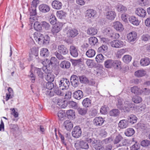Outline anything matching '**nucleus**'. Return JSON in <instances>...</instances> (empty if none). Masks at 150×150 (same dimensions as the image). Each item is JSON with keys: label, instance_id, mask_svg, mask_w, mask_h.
<instances>
[{"label": "nucleus", "instance_id": "f257e3e1", "mask_svg": "<svg viewBox=\"0 0 150 150\" xmlns=\"http://www.w3.org/2000/svg\"><path fill=\"white\" fill-rule=\"evenodd\" d=\"M58 51H56L53 53V54L55 55L58 59L59 60H63L65 59L62 54L65 55L67 54L69 52L68 50L67 47L63 45H59L57 47Z\"/></svg>", "mask_w": 150, "mask_h": 150}, {"label": "nucleus", "instance_id": "f03ea898", "mask_svg": "<svg viewBox=\"0 0 150 150\" xmlns=\"http://www.w3.org/2000/svg\"><path fill=\"white\" fill-rule=\"evenodd\" d=\"M35 40L40 45L48 43L49 42V37L47 35H44L40 33H35L33 35Z\"/></svg>", "mask_w": 150, "mask_h": 150}, {"label": "nucleus", "instance_id": "7ed1b4c3", "mask_svg": "<svg viewBox=\"0 0 150 150\" xmlns=\"http://www.w3.org/2000/svg\"><path fill=\"white\" fill-rule=\"evenodd\" d=\"M121 62L120 61L108 59L105 62L104 65L107 68H111L112 67L120 68L121 67Z\"/></svg>", "mask_w": 150, "mask_h": 150}, {"label": "nucleus", "instance_id": "20e7f679", "mask_svg": "<svg viewBox=\"0 0 150 150\" xmlns=\"http://www.w3.org/2000/svg\"><path fill=\"white\" fill-rule=\"evenodd\" d=\"M70 82L69 80L66 78L62 79L59 84V87L62 90H67L69 88Z\"/></svg>", "mask_w": 150, "mask_h": 150}, {"label": "nucleus", "instance_id": "39448f33", "mask_svg": "<svg viewBox=\"0 0 150 150\" xmlns=\"http://www.w3.org/2000/svg\"><path fill=\"white\" fill-rule=\"evenodd\" d=\"M62 23H57L53 26L51 31L53 35L55 36L62 29Z\"/></svg>", "mask_w": 150, "mask_h": 150}, {"label": "nucleus", "instance_id": "423d86ee", "mask_svg": "<svg viewBox=\"0 0 150 150\" xmlns=\"http://www.w3.org/2000/svg\"><path fill=\"white\" fill-rule=\"evenodd\" d=\"M82 131L81 128L79 126H76L73 129L72 132V136L76 138L79 137L81 135Z\"/></svg>", "mask_w": 150, "mask_h": 150}, {"label": "nucleus", "instance_id": "0eeeda50", "mask_svg": "<svg viewBox=\"0 0 150 150\" xmlns=\"http://www.w3.org/2000/svg\"><path fill=\"white\" fill-rule=\"evenodd\" d=\"M134 104L129 101H126L124 102V104L122 106V109L124 112H128L130 111V109L134 107Z\"/></svg>", "mask_w": 150, "mask_h": 150}, {"label": "nucleus", "instance_id": "6e6552de", "mask_svg": "<svg viewBox=\"0 0 150 150\" xmlns=\"http://www.w3.org/2000/svg\"><path fill=\"white\" fill-rule=\"evenodd\" d=\"M78 31L75 29H69L67 32V36L69 38H74L78 34Z\"/></svg>", "mask_w": 150, "mask_h": 150}, {"label": "nucleus", "instance_id": "1a4fd4ad", "mask_svg": "<svg viewBox=\"0 0 150 150\" xmlns=\"http://www.w3.org/2000/svg\"><path fill=\"white\" fill-rule=\"evenodd\" d=\"M69 52L71 55L74 57H77L79 54V50L75 46L71 45L69 47Z\"/></svg>", "mask_w": 150, "mask_h": 150}, {"label": "nucleus", "instance_id": "9d476101", "mask_svg": "<svg viewBox=\"0 0 150 150\" xmlns=\"http://www.w3.org/2000/svg\"><path fill=\"white\" fill-rule=\"evenodd\" d=\"M110 45L112 47L118 48L122 47L124 45V42L119 40H114L111 42Z\"/></svg>", "mask_w": 150, "mask_h": 150}, {"label": "nucleus", "instance_id": "9b49d317", "mask_svg": "<svg viewBox=\"0 0 150 150\" xmlns=\"http://www.w3.org/2000/svg\"><path fill=\"white\" fill-rule=\"evenodd\" d=\"M70 81L72 86L76 87L79 84V80L78 77L76 75H73L71 76Z\"/></svg>", "mask_w": 150, "mask_h": 150}, {"label": "nucleus", "instance_id": "f8f14e48", "mask_svg": "<svg viewBox=\"0 0 150 150\" xmlns=\"http://www.w3.org/2000/svg\"><path fill=\"white\" fill-rule=\"evenodd\" d=\"M137 37V33L134 31L130 32L127 35V39L130 42L134 41L136 40Z\"/></svg>", "mask_w": 150, "mask_h": 150}, {"label": "nucleus", "instance_id": "ddd939ff", "mask_svg": "<svg viewBox=\"0 0 150 150\" xmlns=\"http://www.w3.org/2000/svg\"><path fill=\"white\" fill-rule=\"evenodd\" d=\"M39 8L40 11L42 12L46 13L49 12L50 10V6L45 4H42L39 5Z\"/></svg>", "mask_w": 150, "mask_h": 150}, {"label": "nucleus", "instance_id": "4468645a", "mask_svg": "<svg viewBox=\"0 0 150 150\" xmlns=\"http://www.w3.org/2000/svg\"><path fill=\"white\" fill-rule=\"evenodd\" d=\"M116 13L114 11L109 10L106 13V18L109 20H113L116 16Z\"/></svg>", "mask_w": 150, "mask_h": 150}, {"label": "nucleus", "instance_id": "2eb2a0df", "mask_svg": "<svg viewBox=\"0 0 150 150\" xmlns=\"http://www.w3.org/2000/svg\"><path fill=\"white\" fill-rule=\"evenodd\" d=\"M104 120L100 117H95L93 120L94 124L97 126L101 125L104 123Z\"/></svg>", "mask_w": 150, "mask_h": 150}, {"label": "nucleus", "instance_id": "dca6fc26", "mask_svg": "<svg viewBox=\"0 0 150 150\" xmlns=\"http://www.w3.org/2000/svg\"><path fill=\"white\" fill-rule=\"evenodd\" d=\"M96 14V12L94 10L90 9L86 11V17L88 18H93Z\"/></svg>", "mask_w": 150, "mask_h": 150}, {"label": "nucleus", "instance_id": "f3484780", "mask_svg": "<svg viewBox=\"0 0 150 150\" xmlns=\"http://www.w3.org/2000/svg\"><path fill=\"white\" fill-rule=\"evenodd\" d=\"M113 26L114 28L117 31L121 32L124 28L122 23L119 21H116L114 23Z\"/></svg>", "mask_w": 150, "mask_h": 150}, {"label": "nucleus", "instance_id": "a211bd4d", "mask_svg": "<svg viewBox=\"0 0 150 150\" xmlns=\"http://www.w3.org/2000/svg\"><path fill=\"white\" fill-rule=\"evenodd\" d=\"M52 5L53 8L59 10L61 8L62 6V3L58 0H54L52 3Z\"/></svg>", "mask_w": 150, "mask_h": 150}, {"label": "nucleus", "instance_id": "6ab92c4d", "mask_svg": "<svg viewBox=\"0 0 150 150\" xmlns=\"http://www.w3.org/2000/svg\"><path fill=\"white\" fill-rule=\"evenodd\" d=\"M66 114L68 118L71 120L74 119L76 117V114L75 111L71 109L67 111Z\"/></svg>", "mask_w": 150, "mask_h": 150}, {"label": "nucleus", "instance_id": "aec40b11", "mask_svg": "<svg viewBox=\"0 0 150 150\" xmlns=\"http://www.w3.org/2000/svg\"><path fill=\"white\" fill-rule=\"evenodd\" d=\"M135 13L138 16L143 17H144L146 14V11L141 8H137L135 11Z\"/></svg>", "mask_w": 150, "mask_h": 150}, {"label": "nucleus", "instance_id": "412c9836", "mask_svg": "<svg viewBox=\"0 0 150 150\" xmlns=\"http://www.w3.org/2000/svg\"><path fill=\"white\" fill-rule=\"evenodd\" d=\"M44 71L46 73H48L47 75L45 77L46 80L48 81H53L54 79V75L53 74L48 72L47 69H45Z\"/></svg>", "mask_w": 150, "mask_h": 150}, {"label": "nucleus", "instance_id": "4be33fe9", "mask_svg": "<svg viewBox=\"0 0 150 150\" xmlns=\"http://www.w3.org/2000/svg\"><path fill=\"white\" fill-rule=\"evenodd\" d=\"M73 95L74 98L77 100H80L83 97V95L82 91L79 90L74 92Z\"/></svg>", "mask_w": 150, "mask_h": 150}, {"label": "nucleus", "instance_id": "5701e85b", "mask_svg": "<svg viewBox=\"0 0 150 150\" xmlns=\"http://www.w3.org/2000/svg\"><path fill=\"white\" fill-rule=\"evenodd\" d=\"M64 126L68 131H70L73 127L72 123L69 120H67L64 121Z\"/></svg>", "mask_w": 150, "mask_h": 150}, {"label": "nucleus", "instance_id": "b1692460", "mask_svg": "<svg viewBox=\"0 0 150 150\" xmlns=\"http://www.w3.org/2000/svg\"><path fill=\"white\" fill-rule=\"evenodd\" d=\"M140 64L142 66H148L150 64V59L147 57L143 58L141 59Z\"/></svg>", "mask_w": 150, "mask_h": 150}, {"label": "nucleus", "instance_id": "393cba45", "mask_svg": "<svg viewBox=\"0 0 150 150\" xmlns=\"http://www.w3.org/2000/svg\"><path fill=\"white\" fill-rule=\"evenodd\" d=\"M129 20L130 23L134 25H138L140 22L138 19L134 16H132L129 18Z\"/></svg>", "mask_w": 150, "mask_h": 150}, {"label": "nucleus", "instance_id": "a878e982", "mask_svg": "<svg viewBox=\"0 0 150 150\" xmlns=\"http://www.w3.org/2000/svg\"><path fill=\"white\" fill-rule=\"evenodd\" d=\"M97 30L95 27H89L87 30V33L90 35H93L97 33Z\"/></svg>", "mask_w": 150, "mask_h": 150}, {"label": "nucleus", "instance_id": "bb28decb", "mask_svg": "<svg viewBox=\"0 0 150 150\" xmlns=\"http://www.w3.org/2000/svg\"><path fill=\"white\" fill-rule=\"evenodd\" d=\"M60 66L61 68L63 69H68L70 68L71 64L69 61L64 60L61 62Z\"/></svg>", "mask_w": 150, "mask_h": 150}, {"label": "nucleus", "instance_id": "cd10ccee", "mask_svg": "<svg viewBox=\"0 0 150 150\" xmlns=\"http://www.w3.org/2000/svg\"><path fill=\"white\" fill-rule=\"evenodd\" d=\"M128 126L127 120H120L118 123V126L122 129L125 128Z\"/></svg>", "mask_w": 150, "mask_h": 150}, {"label": "nucleus", "instance_id": "c85d7f7f", "mask_svg": "<svg viewBox=\"0 0 150 150\" xmlns=\"http://www.w3.org/2000/svg\"><path fill=\"white\" fill-rule=\"evenodd\" d=\"M146 74V71L143 69H140L136 71L134 73V75L137 77H140L145 76Z\"/></svg>", "mask_w": 150, "mask_h": 150}, {"label": "nucleus", "instance_id": "c756f323", "mask_svg": "<svg viewBox=\"0 0 150 150\" xmlns=\"http://www.w3.org/2000/svg\"><path fill=\"white\" fill-rule=\"evenodd\" d=\"M40 55L42 57H44L48 56L49 55L48 50L45 48H42L40 51Z\"/></svg>", "mask_w": 150, "mask_h": 150}, {"label": "nucleus", "instance_id": "7c9ffc66", "mask_svg": "<svg viewBox=\"0 0 150 150\" xmlns=\"http://www.w3.org/2000/svg\"><path fill=\"white\" fill-rule=\"evenodd\" d=\"M127 119L129 122L133 124L137 122V118L134 115L132 114L128 116Z\"/></svg>", "mask_w": 150, "mask_h": 150}, {"label": "nucleus", "instance_id": "2f4dec72", "mask_svg": "<svg viewBox=\"0 0 150 150\" xmlns=\"http://www.w3.org/2000/svg\"><path fill=\"white\" fill-rule=\"evenodd\" d=\"M117 10L118 12L121 13H125L127 11V8L121 4L118 5Z\"/></svg>", "mask_w": 150, "mask_h": 150}, {"label": "nucleus", "instance_id": "473e14b6", "mask_svg": "<svg viewBox=\"0 0 150 150\" xmlns=\"http://www.w3.org/2000/svg\"><path fill=\"white\" fill-rule=\"evenodd\" d=\"M135 131L133 128H129L126 129L125 133L126 136L130 137L133 135Z\"/></svg>", "mask_w": 150, "mask_h": 150}, {"label": "nucleus", "instance_id": "72a5a7b5", "mask_svg": "<svg viewBox=\"0 0 150 150\" xmlns=\"http://www.w3.org/2000/svg\"><path fill=\"white\" fill-rule=\"evenodd\" d=\"M77 110L79 114L82 115H84L87 113L88 109L86 108L79 107L77 108Z\"/></svg>", "mask_w": 150, "mask_h": 150}, {"label": "nucleus", "instance_id": "f704fd0d", "mask_svg": "<svg viewBox=\"0 0 150 150\" xmlns=\"http://www.w3.org/2000/svg\"><path fill=\"white\" fill-rule=\"evenodd\" d=\"M56 14L58 17L60 19H63L66 17V13L62 10H59L57 11Z\"/></svg>", "mask_w": 150, "mask_h": 150}, {"label": "nucleus", "instance_id": "c9c22d12", "mask_svg": "<svg viewBox=\"0 0 150 150\" xmlns=\"http://www.w3.org/2000/svg\"><path fill=\"white\" fill-rule=\"evenodd\" d=\"M95 51L94 50L89 49L86 52V55L88 57L91 58L95 56Z\"/></svg>", "mask_w": 150, "mask_h": 150}, {"label": "nucleus", "instance_id": "e433bc0d", "mask_svg": "<svg viewBox=\"0 0 150 150\" xmlns=\"http://www.w3.org/2000/svg\"><path fill=\"white\" fill-rule=\"evenodd\" d=\"M120 113V112L117 109H113L110 110L109 113V114L110 116L117 117L119 115Z\"/></svg>", "mask_w": 150, "mask_h": 150}, {"label": "nucleus", "instance_id": "4c0bfd02", "mask_svg": "<svg viewBox=\"0 0 150 150\" xmlns=\"http://www.w3.org/2000/svg\"><path fill=\"white\" fill-rule=\"evenodd\" d=\"M91 100L88 98L84 99L82 102L83 105L86 108L89 107L91 105Z\"/></svg>", "mask_w": 150, "mask_h": 150}, {"label": "nucleus", "instance_id": "58836bf2", "mask_svg": "<svg viewBox=\"0 0 150 150\" xmlns=\"http://www.w3.org/2000/svg\"><path fill=\"white\" fill-rule=\"evenodd\" d=\"M98 39L95 37H91L88 39L89 43L92 45H95L98 42Z\"/></svg>", "mask_w": 150, "mask_h": 150}, {"label": "nucleus", "instance_id": "ea45409f", "mask_svg": "<svg viewBox=\"0 0 150 150\" xmlns=\"http://www.w3.org/2000/svg\"><path fill=\"white\" fill-rule=\"evenodd\" d=\"M132 59V57L129 55H125L122 58L123 61L127 64L129 63L131 61Z\"/></svg>", "mask_w": 150, "mask_h": 150}, {"label": "nucleus", "instance_id": "a19ab883", "mask_svg": "<svg viewBox=\"0 0 150 150\" xmlns=\"http://www.w3.org/2000/svg\"><path fill=\"white\" fill-rule=\"evenodd\" d=\"M79 145L82 149H86L89 147L88 143L83 141H81L79 143Z\"/></svg>", "mask_w": 150, "mask_h": 150}, {"label": "nucleus", "instance_id": "79ce46f5", "mask_svg": "<svg viewBox=\"0 0 150 150\" xmlns=\"http://www.w3.org/2000/svg\"><path fill=\"white\" fill-rule=\"evenodd\" d=\"M61 89H59L58 87H54V93L57 95L63 96L64 95V93Z\"/></svg>", "mask_w": 150, "mask_h": 150}, {"label": "nucleus", "instance_id": "37998d69", "mask_svg": "<svg viewBox=\"0 0 150 150\" xmlns=\"http://www.w3.org/2000/svg\"><path fill=\"white\" fill-rule=\"evenodd\" d=\"M42 26L41 24L38 22H35L34 24V29L37 31H40L42 30Z\"/></svg>", "mask_w": 150, "mask_h": 150}, {"label": "nucleus", "instance_id": "c03bdc74", "mask_svg": "<svg viewBox=\"0 0 150 150\" xmlns=\"http://www.w3.org/2000/svg\"><path fill=\"white\" fill-rule=\"evenodd\" d=\"M132 100L134 103H138L141 102L142 99L140 97L136 96L132 98Z\"/></svg>", "mask_w": 150, "mask_h": 150}, {"label": "nucleus", "instance_id": "a18cd8bd", "mask_svg": "<svg viewBox=\"0 0 150 150\" xmlns=\"http://www.w3.org/2000/svg\"><path fill=\"white\" fill-rule=\"evenodd\" d=\"M109 110L108 107L105 105L102 106L100 109V112L102 114H106Z\"/></svg>", "mask_w": 150, "mask_h": 150}, {"label": "nucleus", "instance_id": "49530a36", "mask_svg": "<svg viewBox=\"0 0 150 150\" xmlns=\"http://www.w3.org/2000/svg\"><path fill=\"white\" fill-rule=\"evenodd\" d=\"M104 57L101 54H98L96 58V61L97 62H102L104 59Z\"/></svg>", "mask_w": 150, "mask_h": 150}, {"label": "nucleus", "instance_id": "de8ad7c7", "mask_svg": "<svg viewBox=\"0 0 150 150\" xmlns=\"http://www.w3.org/2000/svg\"><path fill=\"white\" fill-rule=\"evenodd\" d=\"M125 50L124 49H122L118 50L116 54V57L117 58H120L122 56L125 52Z\"/></svg>", "mask_w": 150, "mask_h": 150}, {"label": "nucleus", "instance_id": "09e8293b", "mask_svg": "<svg viewBox=\"0 0 150 150\" xmlns=\"http://www.w3.org/2000/svg\"><path fill=\"white\" fill-rule=\"evenodd\" d=\"M132 92L135 94H138L140 93V89L136 86H134L131 88Z\"/></svg>", "mask_w": 150, "mask_h": 150}, {"label": "nucleus", "instance_id": "8fccbe9b", "mask_svg": "<svg viewBox=\"0 0 150 150\" xmlns=\"http://www.w3.org/2000/svg\"><path fill=\"white\" fill-rule=\"evenodd\" d=\"M41 25L42 27L46 30H49L50 28V25L48 23L45 21H43L42 22Z\"/></svg>", "mask_w": 150, "mask_h": 150}, {"label": "nucleus", "instance_id": "3c124183", "mask_svg": "<svg viewBox=\"0 0 150 150\" xmlns=\"http://www.w3.org/2000/svg\"><path fill=\"white\" fill-rule=\"evenodd\" d=\"M69 106L71 108L76 109L78 108V105L76 103L73 101H70L68 103Z\"/></svg>", "mask_w": 150, "mask_h": 150}, {"label": "nucleus", "instance_id": "603ef678", "mask_svg": "<svg viewBox=\"0 0 150 150\" xmlns=\"http://www.w3.org/2000/svg\"><path fill=\"white\" fill-rule=\"evenodd\" d=\"M98 112L97 110L93 109L91 110L89 112L90 116L92 117L96 116Z\"/></svg>", "mask_w": 150, "mask_h": 150}, {"label": "nucleus", "instance_id": "864d4df0", "mask_svg": "<svg viewBox=\"0 0 150 150\" xmlns=\"http://www.w3.org/2000/svg\"><path fill=\"white\" fill-rule=\"evenodd\" d=\"M86 64L87 66L90 68L93 67L95 65V64L93 62V61L91 59H88L86 61Z\"/></svg>", "mask_w": 150, "mask_h": 150}, {"label": "nucleus", "instance_id": "5fc2aeb1", "mask_svg": "<svg viewBox=\"0 0 150 150\" xmlns=\"http://www.w3.org/2000/svg\"><path fill=\"white\" fill-rule=\"evenodd\" d=\"M141 40L144 41H147L150 40V35L148 34H144L142 35Z\"/></svg>", "mask_w": 150, "mask_h": 150}, {"label": "nucleus", "instance_id": "6e6d98bb", "mask_svg": "<svg viewBox=\"0 0 150 150\" xmlns=\"http://www.w3.org/2000/svg\"><path fill=\"white\" fill-rule=\"evenodd\" d=\"M50 23L52 24H55L56 22V18L54 15L52 14L50 16Z\"/></svg>", "mask_w": 150, "mask_h": 150}, {"label": "nucleus", "instance_id": "4d7b16f0", "mask_svg": "<svg viewBox=\"0 0 150 150\" xmlns=\"http://www.w3.org/2000/svg\"><path fill=\"white\" fill-rule=\"evenodd\" d=\"M129 18V15L126 13H123L121 16L122 20L125 23L127 22V19Z\"/></svg>", "mask_w": 150, "mask_h": 150}, {"label": "nucleus", "instance_id": "13d9d810", "mask_svg": "<svg viewBox=\"0 0 150 150\" xmlns=\"http://www.w3.org/2000/svg\"><path fill=\"white\" fill-rule=\"evenodd\" d=\"M141 144L144 147L148 146L150 145V141L147 140H143L141 142Z\"/></svg>", "mask_w": 150, "mask_h": 150}, {"label": "nucleus", "instance_id": "bf43d9fd", "mask_svg": "<svg viewBox=\"0 0 150 150\" xmlns=\"http://www.w3.org/2000/svg\"><path fill=\"white\" fill-rule=\"evenodd\" d=\"M35 71L40 77L42 78L43 77V72L41 69L35 68Z\"/></svg>", "mask_w": 150, "mask_h": 150}, {"label": "nucleus", "instance_id": "052dcab7", "mask_svg": "<svg viewBox=\"0 0 150 150\" xmlns=\"http://www.w3.org/2000/svg\"><path fill=\"white\" fill-rule=\"evenodd\" d=\"M94 148L96 150H100V149L102 150V147L101 145L99 144V143H97V141L95 142V144L93 145Z\"/></svg>", "mask_w": 150, "mask_h": 150}, {"label": "nucleus", "instance_id": "680f3d73", "mask_svg": "<svg viewBox=\"0 0 150 150\" xmlns=\"http://www.w3.org/2000/svg\"><path fill=\"white\" fill-rule=\"evenodd\" d=\"M38 0H33L31 4V8H35L37 7L38 4H39Z\"/></svg>", "mask_w": 150, "mask_h": 150}, {"label": "nucleus", "instance_id": "e2e57ef3", "mask_svg": "<svg viewBox=\"0 0 150 150\" xmlns=\"http://www.w3.org/2000/svg\"><path fill=\"white\" fill-rule=\"evenodd\" d=\"M28 76L31 79L32 82L33 83H34L35 79V76L33 73V71L31 70H30Z\"/></svg>", "mask_w": 150, "mask_h": 150}, {"label": "nucleus", "instance_id": "0e129e2a", "mask_svg": "<svg viewBox=\"0 0 150 150\" xmlns=\"http://www.w3.org/2000/svg\"><path fill=\"white\" fill-rule=\"evenodd\" d=\"M46 88L49 90L52 89L54 87V84L51 82L48 81L46 84Z\"/></svg>", "mask_w": 150, "mask_h": 150}, {"label": "nucleus", "instance_id": "69168bd1", "mask_svg": "<svg viewBox=\"0 0 150 150\" xmlns=\"http://www.w3.org/2000/svg\"><path fill=\"white\" fill-rule=\"evenodd\" d=\"M103 32L105 35H108L112 33V31L109 28H105L103 30Z\"/></svg>", "mask_w": 150, "mask_h": 150}, {"label": "nucleus", "instance_id": "338daca9", "mask_svg": "<svg viewBox=\"0 0 150 150\" xmlns=\"http://www.w3.org/2000/svg\"><path fill=\"white\" fill-rule=\"evenodd\" d=\"M79 78L81 83H86L88 82V79L84 76H79Z\"/></svg>", "mask_w": 150, "mask_h": 150}, {"label": "nucleus", "instance_id": "774afa93", "mask_svg": "<svg viewBox=\"0 0 150 150\" xmlns=\"http://www.w3.org/2000/svg\"><path fill=\"white\" fill-rule=\"evenodd\" d=\"M122 99L121 98L118 99L117 100V108L120 109H122V106L123 105L122 104Z\"/></svg>", "mask_w": 150, "mask_h": 150}]
</instances>
